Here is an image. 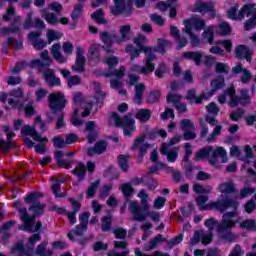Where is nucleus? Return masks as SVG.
I'll return each instance as SVG.
<instances>
[{"instance_id": "obj_26", "label": "nucleus", "mask_w": 256, "mask_h": 256, "mask_svg": "<svg viewBox=\"0 0 256 256\" xmlns=\"http://www.w3.org/2000/svg\"><path fill=\"white\" fill-rule=\"evenodd\" d=\"M95 121H88L86 122V128L85 131H87V141L89 145H92V143H95L97 141V137H99V133L95 129Z\"/></svg>"}, {"instance_id": "obj_47", "label": "nucleus", "mask_w": 256, "mask_h": 256, "mask_svg": "<svg viewBox=\"0 0 256 256\" xmlns=\"http://www.w3.org/2000/svg\"><path fill=\"white\" fill-rule=\"evenodd\" d=\"M103 15V9H98L91 15V19H94L95 23L98 25H105L107 23V19H105Z\"/></svg>"}, {"instance_id": "obj_14", "label": "nucleus", "mask_w": 256, "mask_h": 256, "mask_svg": "<svg viewBox=\"0 0 256 256\" xmlns=\"http://www.w3.org/2000/svg\"><path fill=\"white\" fill-rule=\"evenodd\" d=\"M87 171L88 173H95V163L88 161L85 166V163L78 162V168L72 170V175H76L78 181H83L87 175Z\"/></svg>"}, {"instance_id": "obj_8", "label": "nucleus", "mask_w": 256, "mask_h": 256, "mask_svg": "<svg viewBox=\"0 0 256 256\" xmlns=\"http://www.w3.org/2000/svg\"><path fill=\"white\" fill-rule=\"evenodd\" d=\"M111 117L114 119L115 127H121L123 129V135L125 137H132L133 133L137 131V126L135 125L136 122L131 113H128L121 118L117 112H112Z\"/></svg>"}, {"instance_id": "obj_60", "label": "nucleus", "mask_w": 256, "mask_h": 256, "mask_svg": "<svg viewBox=\"0 0 256 256\" xmlns=\"http://www.w3.org/2000/svg\"><path fill=\"white\" fill-rule=\"evenodd\" d=\"M113 189V184H104L102 188L100 189L99 197L100 199H107L109 197V193H111V190Z\"/></svg>"}, {"instance_id": "obj_43", "label": "nucleus", "mask_w": 256, "mask_h": 256, "mask_svg": "<svg viewBox=\"0 0 256 256\" xmlns=\"http://www.w3.org/2000/svg\"><path fill=\"white\" fill-rule=\"evenodd\" d=\"M167 47H171V41L158 38L156 51L161 55H165L167 53Z\"/></svg>"}, {"instance_id": "obj_51", "label": "nucleus", "mask_w": 256, "mask_h": 256, "mask_svg": "<svg viewBox=\"0 0 256 256\" xmlns=\"http://www.w3.org/2000/svg\"><path fill=\"white\" fill-rule=\"evenodd\" d=\"M203 39L207 40L209 45H213V41H215V31L213 30V26L208 27L204 30L202 34Z\"/></svg>"}, {"instance_id": "obj_48", "label": "nucleus", "mask_w": 256, "mask_h": 256, "mask_svg": "<svg viewBox=\"0 0 256 256\" xmlns=\"http://www.w3.org/2000/svg\"><path fill=\"white\" fill-rule=\"evenodd\" d=\"M102 226L101 229L103 233H107L108 231H111V227L113 226V217L111 215L104 216L102 219Z\"/></svg>"}, {"instance_id": "obj_28", "label": "nucleus", "mask_w": 256, "mask_h": 256, "mask_svg": "<svg viewBox=\"0 0 256 256\" xmlns=\"http://www.w3.org/2000/svg\"><path fill=\"white\" fill-rule=\"evenodd\" d=\"M183 59L188 61H194L195 65L199 67L201 65V60L203 59V52L201 51H187L182 55Z\"/></svg>"}, {"instance_id": "obj_39", "label": "nucleus", "mask_w": 256, "mask_h": 256, "mask_svg": "<svg viewBox=\"0 0 256 256\" xmlns=\"http://www.w3.org/2000/svg\"><path fill=\"white\" fill-rule=\"evenodd\" d=\"M125 51L130 55V61H135V59L141 55V52H143L141 48H135L133 44H127Z\"/></svg>"}, {"instance_id": "obj_6", "label": "nucleus", "mask_w": 256, "mask_h": 256, "mask_svg": "<svg viewBox=\"0 0 256 256\" xmlns=\"http://www.w3.org/2000/svg\"><path fill=\"white\" fill-rule=\"evenodd\" d=\"M221 157L222 163H227V151H225V148L218 147L215 150L212 146H207L204 148H201L198 152H196L195 160L201 161V159H209V163L211 165L217 164V158Z\"/></svg>"}, {"instance_id": "obj_31", "label": "nucleus", "mask_w": 256, "mask_h": 256, "mask_svg": "<svg viewBox=\"0 0 256 256\" xmlns=\"http://www.w3.org/2000/svg\"><path fill=\"white\" fill-rule=\"evenodd\" d=\"M47 245H49V242L46 240L42 241L34 250V255L37 256H52L53 250H47Z\"/></svg>"}, {"instance_id": "obj_20", "label": "nucleus", "mask_w": 256, "mask_h": 256, "mask_svg": "<svg viewBox=\"0 0 256 256\" xmlns=\"http://www.w3.org/2000/svg\"><path fill=\"white\" fill-rule=\"evenodd\" d=\"M43 79L48 87H61V78L55 75V70L47 68L43 72Z\"/></svg>"}, {"instance_id": "obj_9", "label": "nucleus", "mask_w": 256, "mask_h": 256, "mask_svg": "<svg viewBox=\"0 0 256 256\" xmlns=\"http://www.w3.org/2000/svg\"><path fill=\"white\" fill-rule=\"evenodd\" d=\"M67 103L68 101L65 97V93L61 91L52 92L48 95V107L53 115L65 111Z\"/></svg>"}, {"instance_id": "obj_62", "label": "nucleus", "mask_w": 256, "mask_h": 256, "mask_svg": "<svg viewBox=\"0 0 256 256\" xmlns=\"http://www.w3.org/2000/svg\"><path fill=\"white\" fill-rule=\"evenodd\" d=\"M52 143L55 149H65V147H67L65 139L61 138L60 136H54L52 139Z\"/></svg>"}, {"instance_id": "obj_46", "label": "nucleus", "mask_w": 256, "mask_h": 256, "mask_svg": "<svg viewBox=\"0 0 256 256\" xmlns=\"http://www.w3.org/2000/svg\"><path fill=\"white\" fill-rule=\"evenodd\" d=\"M118 167H120L123 173H127L129 171V156L123 154L118 155Z\"/></svg>"}, {"instance_id": "obj_40", "label": "nucleus", "mask_w": 256, "mask_h": 256, "mask_svg": "<svg viewBox=\"0 0 256 256\" xmlns=\"http://www.w3.org/2000/svg\"><path fill=\"white\" fill-rule=\"evenodd\" d=\"M244 153H245V156H242L240 158V161H243V163H245V165H250L251 159H255V154L253 153V148H251L250 145H246L244 147Z\"/></svg>"}, {"instance_id": "obj_29", "label": "nucleus", "mask_w": 256, "mask_h": 256, "mask_svg": "<svg viewBox=\"0 0 256 256\" xmlns=\"http://www.w3.org/2000/svg\"><path fill=\"white\" fill-rule=\"evenodd\" d=\"M147 87L143 83H139L135 85V95H134V103L137 105H143V93Z\"/></svg>"}, {"instance_id": "obj_2", "label": "nucleus", "mask_w": 256, "mask_h": 256, "mask_svg": "<svg viewBox=\"0 0 256 256\" xmlns=\"http://www.w3.org/2000/svg\"><path fill=\"white\" fill-rule=\"evenodd\" d=\"M134 43L136 44L137 49L143 50V53L146 55L144 60V66L139 64H135L132 66V73H137L138 75H151L153 71H155V59H157V55L153 54V50L157 51L155 48L145 46L147 43V37L143 34H138L136 38H134ZM153 49V50H152Z\"/></svg>"}, {"instance_id": "obj_1", "label": "nucleus", "mask_w": 256, "mask_h": 256, "mask_svg": "<svg viewBox=\"0 0 256 256\" xmlns=\"http://www.w3.org/2000/svg\"><path fill=\"white\" fill-rule=\"evenodd\" d=\"M221 200L210 203L211 209H216L220 213H224L222 219L218 225V234L222 241L227 243H233L237 239V235L231 231L237 227L239 223L238 219H233L237 217V211L239 210V202L229 196L220 195ZM227 209H232V211L225 212Z\"/></svg>"}, {"instance_id": "obj_4", "label": "nucleus", "mask_w": 256, "mask_h": 256, "mask_svg": "<svg viewBox=\"0 0 256 256\" xmlns=\"http://www.w3.org/2000/svg\"><path fill=\"white\" fill-rule=\"evenodd\" d=\"M138 196L140 197L139 201H132L128 206L130 213L134 217V221H139L143 223V221H147L149 215H151V205L149 204V194L146 193L143 189L139 191Z\"/></svg>"}, {"instance_id": "obj_16", "label": "nucleus", "mask_w": 256, "mask_h": 256, "mask_svg": "<svg viewBox=\"0 0 256 256\" xmlns=\"http://www.w3.org/2000/svg\"><path fill=\"white\" fill-rule=\"evenodd\" d=\"M146 139H147V135L142 134L140 137L134 140V143L132 145V151H136V149H139V154H138L139 159H143L145 155H147V150L150 147L149 143L145 142Z\"/></svg>"}, {"instance_id": "obj_52", "label": "nucleus", "mask_w": 256, "mask_h": 256, "mask_svg": "<svg viewBox=\"0 0 256 256\" xmlns=\"http://www.w3.org/2000/svg\"><path fill=\"white\" fill-rule=\"evenodd\" d=\"M221 222H219V220L215 219V218H208L207 220H205L204 225L205 227H207L208 231L210 233H213V229H217V232L219 233V224Z\"/></svg>"}, {"instance_id": "obj_59", "label": "nucleus", "mask_w": 256, "mask_h": 256, "mask_svg": "<svg viewBox=\"0 0 256 256\" xmlns=\"http://www.w3.org/2000/svg\"><path fill=\"white\" fill-rule=\"evenodd\" d=\"M51 191L54 193L56 198H63L65 197V194L59 193L61 191V182L59 180H55L51 186Z\"/></svg>"}, {"instance_id": "obj_42", "label": "nucleus", "mask_w": 256, "mask_h": 256, "mask_svg": "<svg viewBox=\"0 0 256 256\" xmlns=\"http://www.w3.org/2000/svg\"><path fill=\"white\" fill-rule=\"evenodd\" d=\"M146 101L149 105H155L158 101H161V92L159 90H152L148 93Z\"/></svg>"}, {"instance_id": "obj_30", "label": "nucleus", "mask_w": 256, "mask_h": 256, "mask_svg": "<svg viewBox=\"0 0 256 256\" xmlns=\"http://www.w3.org/2000/svg\"><path fill=\"white\" fill-rule=\"evenodd\" d=\"M151 115L153 113L149 109H139L135 114V119H137L141 124L148 123V121L151 119Z\"/></svg>"}, {"instance_id": "obj_54", "label": "nucleus", "mask_w": 256, "mask_h": 256, "mask_svg": "<svg viewBox=\"0 0 256 256\" xmlns=\"http://www.w3.org/2000/svg\"><path fill=\"white\" fill-rule=\"evenodd\" d=\"M193 191L194 193H197V195H209V193H211V187H204L201 184H194Z\"/></svg>"}, {"instance_id": "obj_10", "label": "nucleus", "mask_w": 256, "mask_h": 256, "mask_svg": "<svg viewBox=\"0 0 256 256\" xmlns=\"http://www.w3.org/2000/svg\"><path fill=\"white\" fill-rule=\"evenodd\" d=\"M133 3L135 0H114V6L110 8V12L114 17H119V15H124V17H131L133 13Z\"/></svg>"}, {"instance_id": "obj_56", "label": "nucleus", "mask_w": 256, "mask_h": 256, "mask_svg": "<svg viewBox=\"0 0 256 256\" xmlns=\"http://www.w3.org/2000/svg\"><path fill=\"white\" fill-rule=\"evenodd\" d=\"M129 33H131V25H124L120 28L121 41L124 43L127 41H131V37H129Z\"/></svg>"}, {"instance_id": "obj_49", "label": "nucleus", "mask_w": 256, "mask_h": 256, "mask_svg": "<svg viewBox=\"0 0 256 256\" xmlns=\"http://www.w3.org/2000/svg\"><path fill=\"white\" fill-rule=\"evenodd\" d=\"M209 201V196L207 194L205 195H200L196 198V205L202 210L205 211V209H212L211 204L208 206H205V204Z\"/></svg>"}, {"instance_id": "obj_63", "label": "nucleus", "mask_w": 256, "mask_h": 256, "mask_svg": "<svg viewBox=\"0 0 256 256\" xmlns=\"http://www.w3.org/2000/svg\"><path fill=\"white\" fill-rule=\"evenodd\" d=\"M48 94H49V91H47L46 89L38 88L35 92L36 103H41V101H43V99H45Z\"/></svg>"}, {"instance_id": "obj_33", "label": "nucleus", "mask_w": 256, "mask_h": 256, "mask_svg": "<svg viewBox=\"0 0 256 256\" xmlns=\"http://www.w3.org/2000/svg\"><path fill=\"white\" fill-rule=\"evenodd\" d=\"M101 53L99 52V47L97 45H92L90 48V55L88 57L89 63L92 65H97L101 61Z\"/></svg>"}, {"instance_id": "obj_11", "label": "nucleus", "mask_w": 256, "mask_h": 256, "mask_svg": "<svg viewBox=\"0 0 256 256\" xmlns=\"http://www.w3.org/2000/svg\"><path fill=\"white\" fill-rule=\"evenodd\" d=\"M43 197V194L41 192H30L28 196L24 199L25 203H31V206L29 207V211H32L35 215H43L45 213V207L46 205L41 203L39 199Z\"/></svg>"}, {"instance_id": "obj_61", "label": "nucleus", "mask_w": 256, "mask_h": 256, "mask_svg": "<svg viewBox=\"0 0 256 256\" xmlns=\"http://www.w3.org/2000/svg\"><path fill=\"white\" fill-rule=\"evenodd\" d=\"M66 125L67 123L65 122V112H58L55 129H63V127Z\"/></svg>"}, {"instance_id": "obj_27", "label": "nucleus", "mask_w": 256, "mask_h": 256, "mask_svg": "<svg viewBox=\"0 0 256 256\" xmlns=\"http://www.w3.org/2000/svg\"><path fill=\"white\" fill-rule=\"evenodd\" d=\"M21 135H30V137H32V139L34 141H42L44 143H47V141H49V139H47V137H40L39 133L37 132V130L33 127H31L30 125H24L21 129Z\"/></svg>"}, {"instance_id": "obj_55", "label": "nucleus", "mask_w": 256, "mask_h": 256, "mask_svg": "<svg viewBox=\"0 0 256 256\" xmlns=\"http://www.w3.org/2000/svg\"><path fill=\"white\" fill-rule=\"evenodd\" d=\"M100 39L102 43H104L105 47L113 46V37L111 36V34H109V32H100Z\"/></svg>"}, {"instance_id": "obj_57", "label": "nucleus", "mask_w": 256, "mask_h": 256, "mask_svg": "<svg viewBox=\"0 0 256 256\" xmlns=\"http://www.w3.org/2000/svg\"><path fill=\"white\" fill-rule=\"evenodd\" d=\"M121 191L124 195V197H130L135 193V188H133V185L131 182H127L121 185Z\"/></svg>"}, {"instance_id": "obj_36", "label": "nucleus", "mask_w": 256, "mask_h": 256, "mask_svg": "<svg viewBox=\"0 0 256 256\" xmlns=\"http://www.w3.org/2000/svg\"><path fill=\"white\" fill-rule=\"evenodd\" d=\"M221 195H225L226 197H229V195H235L237 193V189H235V184L233 182H226L220 184Z\"/></svg>"}, {"instance_id": "obj_37", "label": "nucleus", "mask_w": 256, "mask_h": 256, "mask_svg": "<svg viewBox=\"0 0 256 256\" xmlns=\"http://www.w3.org/2000/svg\"><path fill=\"white\" fill-rule=\"evenodd\" d=\"M42 19H45L48 25L55 26L59 24V18H57V14L53 12H47V10L42 11Z\"/></svg>"}, {"instance_id": "obj_50", "label": "nucleus", "mask_w": 256, "mask_h": 256, "mask_svg": "<svg viewBox=\"0 0 256 256\" xmlns=\"http://www.w3.org/2000/svg\"><path fill=\"white\" fill-rule=\"evenodd\" d=\"M210 85L214 91L223 89V87H225V77L223 75L218 76L216 79L211 81Z\"/></svg>"}, {"instance_id": "obj_58", "label": "nucleus", "mask_w": 256, "mask_h": 256, "mask_svg": "<svg viewBox=\"0 0 256 256\" xmlns=\"http://www.w3.org/2000/svg\"><path fill=\"white\" fill-rule=\"evenodd\" d=\"M165 73H167V64L165 62H161L158 64L154 75L157 77V79H163V77H165Z\"/></svg>"}, {"instance_id": "obj_32", "label": "nucleus", "mask_w": 256, "mask_h": 256, "mask_svg": "<svg viewBox=\"0 0 256 256\" xmlns=\"http://www.w3.org/2000/svg\"><path fill=\"white\" fill-rule=\"evenodd\" d=\"M143 186L148 187L149 191H155L156 187H159V182L151 176V174L143 175Z\"/></svg>"}, {"instance_id": "obj_13", "label": "nucleus", "mask_w": 256, "mask_h": 256, "mask_svg": "<svg viewBox=\"0 0 256 256\" xmlns=\"http://www.w3.org/2000/svg\"><path fill=\"white\" fill-rule=\"evenodd\" d=\"M180 129L183 131L181 135L184 141H193L197 139V134L195 133V123L189 119H182L180 121Z\"/></svg>"}, {"instance_id": "obj_38", "label": "nucleus", "mask_w": 256, "mask_h": 256, "mask_svg": "<svg viewBox=\"0 0 256 256\" xmlns=\"http://www.w3.org/2000/svg\"><path fill=\"white\" fill-rule=\"evenodd\" d=\"M167 239L163 238V235L157 234L152 240L149 241L148 245L145 246V251H153V249L159 245V243H165Z\"/></svg>"}, {"instance_id": "obj_3", "label": "nucleus", "mask_w": 256, "mask_h": 256, "mask_svg": "<svg viewBox=\"0 0 256 256\" xmlns=\"http://www.w3.org/2000/svg\"><path fill=\"white\" fill-rule=\"evenodd\" d=\"M236 94L237 90H235V86L231 84L230 87L224 91V94L218 96V102L220 103V105H225V103H227L228 95V97H230L228 106L231 109H235L236 107H239V105H241L242 107H247V105H251V97L249 96V90L242 89L240 91V97L236 96Z\"/></svg>"}, {"instance_id": "obj_34", "label": "nucleus", "mask_w": 256, "mask_h": 256, "mask_svg": "<svg viewBox=\"0 0 256 256\" xmlns=\"http://www.w3.org/2000/svg\"><path fill=\"white\" fill-rule=\"evenodd\" d=\"M60 49H61V45L53 44L52 49H51V53H52L54 59L58 63H60V64L67 63V59L65 58V56L63 54H61Z\"/></svg>"}, {"instance_id": "obj_53", "label": "nucleus", "mask_w": 256, "mask_h": 256, "mask_svg": "<svg viewBox=\"0 0 256 256\" xmlns=\"http://www.w3.org/2000/svg\"><path fill=\"white\" fill-rule=\"evenodd\" d=\"M100 183H101L100 180H96L90 184V186L86 191V195L88 199H93V197H95V193H97V189H99Z\"/></svg>"}, {"instance_id": "obj_25", "label": "nucleus", "mask_w": 256, "mask_h": 256, "mask_svg": "<svg viewBox=\"0 0 256 256\" xmlns=\"http://www.w3.org/2000/svg\"><path fill=\"white\" fill-rule=\"evenodd\" d=\"M196 95L197 92L195 91V89H190L187 91L186 100L190 101V103H195L196 105H201L203 101L209 100V96H207V94L205 93L200 94V96L198 97H196Z\"/></svg>"}, {"instance_id": "obj_35", "label": "nucleus", "mask_w": 256, "mask_h": 256, "mask_svg": "<svg viewBox=\"0 0 256 256\" xmlns=\"http://www.w3.org/2000/svg\"><path fill=\"white\" fill-rule=\"evenodd\" d=\"M255 13V4H244L241 9L239 10V18L244 19L246 17H251Z\"/></svg>"}, {"instance_id": "obj_23", "label": "nucleus", "mask_w": 256, "mask_h": 256, "mask_svg": "<svg viewBox=\"0 0 256 256\" xmlns=\"http://www.w3.org/2000/svg\"><path fill=\"white\" fill-rule=\"evenodd\" d=\"M251 55H253V52L251 49L247 47V45H238L235 48V57L236 59H246L247 63H251L253 59L251 58Z\"/></svg>"}, {"instance_id": "obj_64", "label": "nucleus", "mask_w": 256, "mask_h": 256, "mask_svg": "<svg viewBox=\"0 0 256 256\" xmlns=\"http://www.w3.org/2000/svg\"><path fill=\"white\" fill-rule=\"evenodd\" d=\"M115 239H126L127 230L123 227H119L113 230Z\"/></svg>"}, {"instance_id": "obj_41", "label": "nucleus", "mask_w": 256, "mask_h": 256, "mask_svg": "<svg viewBox=\"0 0 256 256\" xmlns=\"http://www.w3.org/2000/svg\"><path fill=\"white\" fill-rule=\"evenodd\" d=\"M233 29L228 22H221L218 26V34L222 37H229L231 35Z\"/></svg>"}, {"instance_id": "obj_5", "label": "nucleus", "mask_w": 256, "mask_h": 256, "mask_svg": "<svg viewBox=\"0 0 256 256\" xmlns=\"http://www.w3.org/2000/svg\"><path fill=\"white\" fill-rule=\"evenodd\" d=\"M18 211L20 213V219L23 223L22 225L18 226L19 231H26L27 233H39V231H41L43 223L41 221L35 223V219L39 217V214L33 213L30 216L26 207L20 208Z\"/></svg>"}, {"instance_id": "obj_12", "label": "nucleus", "mask_w": 256, "mask_h": 256, "mask_svg": "<svg viewBox=\"0 0 256 256\" xmlns=\"http://www.w3.org/2000/svg\"><path fill=\"white\" fill-rule=\"evenodd\" d=\"M194 13H201V15H209L210 19L217 17V10H215V2L196 0L193 8Z\"/></svg>"}, {"instance_id": "obj_45", "label": "nucleus", "mask_w": 256, "mask_h": 256, "mask_svg": "<svg viewBox=\"0 0 256 256\" xmlns=\"http://www.w3.org/2000/svg\"><path fill=\"white\" fill-rule=\"evenodd\" d=\"M113 75L118 79H123V75H125V67L121 66L119 70L114 68L109 72L103 73L102 77H105L107 79L109 77H113Z\"/></svg>"}, {"instance_id": "obj_19", "label": "nucleus", "mask_w": 256, "mask_h": 256, "mask_svg": "<svg viewBox=\"0 0 256 256\" xmlns=\"http://www.w3.org/2000/svg\"><path fill=\"white\" fill-rule=\"evenodd\" d=\"M40 58L41 59H33L30 62V67H39L40 69H43V67H51V63H53V60H51V56H49V51H42L40 53Z\"/></svg>"}, {"instance_id": "obj_7", "label": "nucleus", "mask_w": 256, "mask_h": 256, "mask_svg": "<svg viewBox=\"0 0 256 256\" xmlns=\"http://www.w3.org/2000/svg\"><path fill=\"white\" fill-rule=\"evenodd\" d=\"M41 241V231L33 234L25 245L23 242H17L11 248L12 255L19 253L20 256H35V243Z\"/></svg>"}, {"instance_id": "obj_44", "label": "nucleus", "mask_w": 256, "mask_h": 256, "mask_svg": "<svg viewBox=\"0 0 256 256\" xmlns=\"http://www.w3.org/2000/svg\"><path fill=\"white\" fill-rule=\"evenodd\" d=\"M240 229L246 231H256V220L255 219H246L239 223Z\"/></svg>"}, {"instance_id": "obj_17", "label": "nucleus", "mask_w": 256, "mask_h": 256, "mask_svg": "<svg viewBox=\"0 0 256 256\" xmlns=\"http://www.w3.org/2000/svg\"><path fill=\"white\" fill-rule=\"evenodd\" d=\"M85 65H87V58H85L83 48L76 47V60L75 65L72 66V71L77 73H85Z\"/></svg>"}, {"instance_id": "obj_21", "label": "nucleus", "mask_w": 256, "mask_h": 256, "mask_svg": "<svg viewBox=\"0 0 256 256\" xmlns=\"http://www.w3.org/2000/svg\"><path fill=\"white\" fill-rule=\"evenodd\" d=\"M232 73H234V75H239V73H242L240 75V81L243 85H247L251 79H253V74H251V71H249L247 68H243V64L241 63H238L232 68Z\"/></svg>"}, {"instance_id": "obj_15", "label": "nucleus", "mask_w": 256, "mask_h": 256, "mask_svg": "<svg viewBox=\"0 0 256 256\" xmlns=\"http://www.w3.org/2000/svg\"><path fill=\"white\" fill-rule=\"evenodd\" d=\"M75 155V152H63L61 150H55L54 151V159L56 161V165L58 167H64V169H71L73 167V164L69 160L63 159V157H73Z\"/></svg>"}, {"instance_id": "obj_18", "label": "nucleus", "mask_w": 256, "mask_h": 256, "mask_svg": "<svg viewBox=\"0 0 256 256\" xmlns=\"http://www.w3.org/2000/svg\"><path fill=\"white\" fill-rule=\"evenodd\" d=\"M193 27L196 29V31L205 29V20L200 18H189L184 20V29L186 33H191V31H193Z\"/></svg>"}, {"instance_id": "obj_22", "label": "nucleus", "mask_w": 256, "mask_h": 256, "mask_svg": "<svg viewBox=\"0 0 256 256\" xmlns=\"http://www.w3.org/2000/svg\"><path fill=\"white\" fill-rule=\"evenodd\" d=\"M28 39L32 42V46L36 51H41L47 47V42L41 39V32L32 31L28 34Z\"/></svg>"}, {"instance_id": "obj_24", "label": "nucleus", "mask_w": 256, "mask_h": 256, "mask_svg": "<svg viewBox=\"0 0 256 256\" xmlns=\"http://www.w3.org/2000/svg\"><path fill=\"white\" fill-rule=\"evenodd\" d=\"M105 151H107V141L99 140L94 144V147L87 149V155L88 157H93V155H102Z\"/></svg>"}]
</instances>
